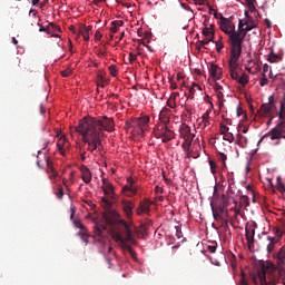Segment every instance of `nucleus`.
Masks as SVG:
<instances>
[{"label":"nucleus","mask_w":285,"mask_h":285,"mask_svg":"<svg viewBox=\"0 0 285 285\" xmlns=\"http://www.w3.org/2000/svg\"><path fill=\"white\" fill-rule=\"evenodd\" d=\"M107 132H115V119L102 116L100 118L85 117L79 120L78 126L71 128V132H79L82 136L83 144H87V150L95 153L98 146H101V139Z\"/></svg>","instance_id":"1"},{"label":"nucleus","mask_w":285,"mask_h":285,"mask_svg":"<svg viewBox=\"0 0 285 285\" xmlns=\"http://www.w3.org/2000/svg\"><path fill=\"white\" fill-rule=\"evenodd\" d=\"M278 266L271 262H264L261 265V271L252 276L254 285H285V246L276 254Z\"/></svg>","instance_id":"2"},{"label":"nucleus","mask_w":285,"mask_h":285,"mask_svg":"<svg viewBox=\"0 0 285 285\" xmlns=\"http://www.w3.org/2000/svg\"><path fill=\"white\" fill-rule=\"evenodd\" d=\"M120 218L121 214H119V212L117 210H110L109 213L104 215L105 224H107L108 226H115L117 222L121 225L120 232L114 235V239L117 244H119L122 250H128L131 257L135 258L137 254L128 244L137 246V240H135V237L132 236V229H130V225L126 220Z\"/></svg>","instance_id":"3"},{"label":"nucleus","mask_w":285,"mask_h":285,"mask_svg":"<svg viewBox=\"0 0 285 285\" xmlns=\"http://www.w3.org/2000/svg\"><path fill=\"white\" fill-rule=\"evenodd\" d=\"M219 26L220 30L225 35H228V43L230 47L229 55L235 57L237 53L242 52V36L236 33L233 20L224 18V16L220 17Z\"/></svg>","instance_id":"4"},{"label":"nucleus","mask_w":285,"mask_h":285,"mask_svg":"<svg viewBox=\"0 0 285 285\" xmlns=\"http://www.w3.org/2000/svg\"><path fill=\"white\" fill-rule=\"evenodd\" d=\"M239 57H242V52L236 53L235 57H233V53H229V73L234 81H237L240 86H246V83H248V75L243 72L239 76V72H237V68H239Z\"/></svg>","instance_id":"5"},{"label":"nucleus","mask_w":285,"mask_h":285,"mask_svg":"<svg viewBox=\"0 0 285 285\" xmlns=\"http://www.w3.org/2000/svg\"><path fill=\"white\" fill-rule=\"evenodd\" d=\"M101 190L105 195L101 197V206L105 207L106 210H110V208H112V199H115V186L106 178H102Z\"/></svg>","instance_id":"6"},{"label":"nucleus","mask_w":285,"mask_h":285,"mask_svg":"<svg viewBox=\"0 0 285 285\" xmlns=\"http://www.w3.org/2000/svg\"><path fill=\"white\" fill-rule=\"evenodd\" d=\"M154 137L156 139H161L163 144H168V141H173L175 137V131L168 127L166 124H157L154 127Z\"/></svg>","instance_id":"7"},{"label":"nucleus","mask_w":285,"mask_h":285,"mask_svg":"<svg viewBox=\"0 0 285 285\" xmlns=\"http://www.w3.org/2000/svg\"><path fill=\"white\" fill-rule=\"evenodd\" d=\"M179 135L180 139H184L183 142V150L185 153H190V147L193 146V141L195 139V132H193V129H190V126L187 124H181L179 127Z\"/></svg>","instance_id":"8"},{"label":"nucleus","mask_w":285,"mask_h":285,"mask_svg":"<svg viewBox=\"0 0 285 285\" xmlns=\"http://www.w3.org/2000/svg\"><path fill=\"white\" fill-rule=\"evenodd\" d=\"M261 117H271L268 124L273 121V118L277 117V106H275V96H269L268 102L263 104L259 108Z\"/></svg>","instance_id":"9"},{"label":"nucleus","mask_w":285,"mask_h":285,"mask_svg":"<svg viewBox=\"0 0 285 285\" xmlns=\"http://www.w3.org/2000/svg\"><path fill=\"white\" fill-rule=\"evenodd\" d=\"M268 137L272 141H275L277 139H285V121H281L276 127H274L267 134H265L259 139L258 144L266 141Z\"/></svg>","instance_id":"10"},{"label":"nucleus","mask_w":285,"mask_h":285,"mask_svg":"<svg viewBox=\"0 0 285 285\" xmlns=\"http://www.w3.org/2000/svg\"><path fill=\"white\" fill-rule=\"evenodd\" d=\"M120 206L122 208V213H125V217H127V219H132V215H134L132 210H135V202L122 199L120 202Z\"/></svg>","instance_id":"11"},{"label":"nucleus","mask_w":285,"mask_h":285,"mask_svg":"<svg viewBox=\"0 0 285 285\" xmlns=\"http://www.w3.org/2000/svg\"><path fill=\"white\" fill-rule=\"evenodd\" d=\"M257 24H255V20L253 17H248V19L245 20V29H242L243 35H240V42L244 43V39H246V35L250 32L254 28H256Z\"/></svg>","instance_id":"12"},{"label":"nucleus","mask_w":285,"mask_h":285,"mask_svg":"<svg viewBox=\"0 0 285 285\" xmlns=\"http://www.w3.org/2000/svg\"><path fill=\"white\" fill-rule=\"evenodd\" d=\"M95 235L98 237H106V233H108V227L105 222H97L94 226Z\"/></svg>","instance_id":"13"},{"label":"nucleus","mask_w":285,"mask_h":285,"mask_svg":"<svg viewBox=\"0 0 285 285\" xmlns=\"http://www.w3.org/2000/svg\"><path fill=\"white\" fill-rule=\"evenodd\" d=\"M80 173H81V179L85 184H90V181H92V173L86 165H82L80 167Z\"/></svg>","instance_id":"14"},{"label":"nucleus","mask_w":285,"mask_h":285,"mask_svg":"<svg viewBox=\"0 0 285 285\" xmlns=\"http://www.w3.org/2000/svg\"><path fill=\"white\" fill-rule=\"evenodd\" d=\"M144 213H150V200L148 199L140 202L139 206L136 208L137 215H144Z\"/></svg>","instance_id":"15"},{"label":"nucleus","mask_w":285,"mask_h":285,"mask_svg":"<svg viewBox=\"0 0 285 285\" xmlns=\"http://www.w3.org/2000/svg\"><path fill=\"white\" fill-rule=\"evenodd\" d=\"M229 200H228V196H226L225 194H223L219 198V203L218 205H216L214 208H218L219 213H224L226 210V208H228L229 206Z\"/></svg>","instance_id":"16"},{"label":"nucleus","mask_w":285,"mask_h":285,"mask_svg":"<svg viewBox=\"0 0 285 285\" xmlns=\"http://www.w3.org/2000/svg\"><path fill=\"white\" fill-rule=\"evenodd\" d=\"M209 75L213 79H222L223 70L219 66L212 63L209 67Z\"/></svg>","instance_id":"17"},{"label":"nucleus","mask_w":285,"mask_h":285,"mask_svg":"<svg viewBox=\"0 0 285 285\" xmlns=\"http://www.w3.org/2000/svg\"><path fill=\"white\" fill-rule=\"evenodd\" d=\"M159 121L158 124H165V125H168L170 124V109L168 108H163L160 110V114H159Z\"/></svg>","instance_id":"18"},{"label":"nucleus","mask_w":285,"mask_h":285,"mask_svg":"<svg viewBox=\"0 0 285 285\" xmlns=\"http://www.w3.org/2000/svg\"><path fill=\"white\" fill-rule=\"evenodd\" d=\"M138 190H139V187H137V185H125L122 187V193L127 197H135V195H137Z\"/></svg>","instance_id":"19"},{"label":"nucleus","mask_w":285,"mask_h":285,"mask_svg":"<svg viewBox=\"0 0 285 285\" xmlns=\"http://www.w3.org/2000/svg\"><path fill=\"white\" fill-rule=\"evenodd\" d=\"M138 124H139V130L141 135L148 130V124H150V118L148 116H142L138 118Z\"/></svg>","instance_id":"20"},{"label":"nucleus","mask_w":285,"mask_h":285,"mask_svg":"<svg viewBox=\"0 0 285 285\" xmlns=\"http://www.w3.org/2000/svg\"><path fill=\"white\" fill-rule=\"evenodd\" d=\"M245 237L247 239L248 246H250V244H254L255 243V227H247L245 229Z\"/></svg>","instance_id":"21"},{"label":"nucleus","mask_w":285,"mask_h":285,"mask_svg":"<svg viewBox=\"0 0 285 285\" xmlns=\"http://www.w3.org/2000/svg\"><path fill=\"white\" fill-rule=\"evenodd\" d=\"M45 161L47 164V173L52 181V179H56V177H58L59 174L57 173V170H55V167H52V164L50 163L49 158H45Z\"/></svg>","instance_id":"22"},{"label":"nucleus","mask_w":285,"mask_h":285,"mask_svg":"<svg viewBox=\"0 0 285 285\" xmlns=\"http://www.w3.org/2000/svg\"><path fill=\"white\" fill-rule=\"evenodd\" d=\"M80 35L85 41H89L90 35H92V26L82 27L80 29Z\"/></svg>","instance_id":"23"},{"label":"nucleus","mask_w":285,"mask_h":285,"mask_svg":"<svg viewBox=\"0 0 285 285\" xmlns=\"http://www.w3.org/2000/svg\"><path fill=\"white\" fill-rule=\"evenodd\" d=\"M212 206V210H213V217L216 222H224V212H219V209L217 207H215V205L213 204V202L210 203Z\"/></svg>","instance_id":"24"},{"label":"nucleus","mask_w":285,"mask_h":285,"mask_svg":"<svg viewBox=\"0 0 285 285\" xmlns=\"http://www.w3.org/2000/svg\"><path fill=\"white\" fill-rule=\"evenodd\" d=\"M204 29H203V35H204V37H206L207 39H208V37H209V39H215V29H210V28H208V24L206 23V21H204Z\"/></svg>","instance_id":"25"},{"label":"nucleus","mask_w":285,"mask_h":285,"mask_svg":"<svg viewBox=\"0 0 285 285\" xmlns=\"http://www.w3.org/2000/svg\"><path fill=\"white\" fill-rule=\"evenodd\" d=\"M236 144L238 146H240V148H246V146H248V137L242 135V134H238L236 136Z\"/></svg>","instance_id":"26"},{"label":"nucleus","mask_w":285,"mask_h":285,"mask_svg":"<svg viewBox=\"0 0 285 285\" xmlns=\"http://www.w3.org/2000/svg\"><path fill=\"white\" fill-rule=\"evenodd\" d=\"M197 90H202V87L197 83H193L189 88L188 99H195V94L197 92Z\"/></svg>","instance_id":"27"},{"label":"nucleus","mask_w":285,"mask_h":285,"mask_svg":"<svg viewBox=\"0 0 285 285\" xmlns=\"http://www.w3.org/2000/svg\"><path fill=\"white\" fill-rule=\"evenodd\" d=\"M130 126H132V132H135L136 135H141V130H139L138 118H134L132 120H130Z\"/></svg>","instance_id":"28"},{"label":"nucleus","mask_w":285,"mask_h":285,"mask_svg":"<svg viewBox=\"0 0 285 285\" xmlns=\"http://www.w3.org/2000/svg\"><path fill=\"white\" fill-rule=\"evenodd\" d=\"M267 240L269 242L267 245V253H273V250H275V244H277V239L275 237L267 236Z\"/></svg>","instance_id":"29"},{"label":"nucleus","mask_w":285,"mask_h":285,"mask_svg":"<svg viewBox=\"0 0 285 285\" xmlns=\"http://www.w3.org/2000/svg\"><path fill=\"white\" fill-rule=\"evenodd\" d=\"M242 30H246V21L239 19L238 20V30H236V33L244 35Z\"/></svg>","instance_id":"30"},{"label":"nucleus","mask_w":285,"mask_h":285,"mask_svg":"<svg viewBox=\"0 0 285 285\" xmlns=\"http://www.w3.org/2000/svg\"><path fill=\"white\" fill-rule=\"evenodd\" d=\"M223 139L225 141H228L229 144H233L235 141V136L233 135V132H227L223 135Z\"/></svg>","instance_id":"31"},{"label":"nucleus","mask_w":285,"mask_h":285,"mask_svg":"<svg viewBox=\"0 0 285 285\" xmlns=\"http://www.w3.org/2000/svg\"><path fill=\"white\" fill-rule=\"evenodd\" d=\"M210 126V116L208 114L203 115V128H208Z\"/></svg>","instance_id":"32"},{"label":"nucleus","mask_w":285,"mask_h":285,"mask_svg":"<svg viewBox=\"0 0 285 285\" xmlns=\"http://www.w3.org/2000/svg\"><path fill=\"white\" fill-rule=\"evenodd\" d=\"M218 159H219V161H222L223 167L226 168V159H228V156H226V154H224V153H219Z\"/></svg>","instance_id":"33"},{"label":"nucleus","mask_w":285,"mask_h":285,"mask_svg":"<svg viewBox=\"0 0 285 285\" xmlns=\"http://www.w3.org/2000/svg\"><path fill=\"white\" fill-rule=\"evenodd\" d=\"M55 195L58 199H63V187L61 185L58 186V191H55Z\"/></svg>","instance_id":"34"},{"label":"nucleus","mask_w":285,"mask_h":285,"mask_svg":"<svg viewBox=\"0 0 285 285\" xmlns=\"http://www.w3.org/2000/svg\"><path fill=\"white\" fill-rule=\"evenodd\" d=\"M167 106L169 108H177V102H175V98H173V96L167 100Z\"/></svg>","instance_id":"35"},{"label":"nucleus","mask_w":285,"mask_h":285,"mask_svg":"<svg viewBox=\"0 0 285 285\" xmlns=\"http://www.w3.org/2000/svg\"><path fill=\"white\" fill-rule=\"evenodd\" d=\"M209 167L213 175H215V173H217V163H215V160H209Z\"/></svg>","instance_id":"36"},{"label":"nucleus","mask_w":285,"mask_h":285,"mask_svg":"<svg viewBox=\"0 0 285 285\" xmlns=\"http://www.w3.org/2000/svg\"><path fill=\"white\" fill-rule=\"evenodd\" d=\"M109 72H110L111 77H117V73H118L117 66H115V65L109 66Z\"/></svg>","instance_id":"37"},{"label":"nucleus","mask_w":285,"mask_h":285,"mask_svg":"<svg viewBox=\"0 0 285 285\" xmlns=\"http://www.w3.org/2000/svg\"><path fill=\"white\" fill-rule=\"evenodd\" d=\"M276 189L278 190V193H282V194L285 193V185H284V183L279 181V179H278Z\"/></svg>","instance_id":"38"},{"label":"nucleus","mask_w":285,"mask_h":285,"mask_svg":"<svg viewBox=\"0 0 285 285\" xmlns=\"http://www.w3.org/2000/svg\"><path fill=\"white\" fill-rule=\"evenodd\" d=\"M259 86L264 88V86H268V78H266V73H263V78L259 81Z\"/></svg>","instance_id":"39"},{"label":"nucleus","mask_w":285,"mask_h":285,"mask_svg":"<svg viewBox=\"0 0 285 285\" xmlns=\"http://www.w3.org/2000/svg\"><path fill=\"white\" fill-rule=\"evenodd\" d=\"M207 250L209 253H215V250H217V243H212V245H208Z\"/></svg>","instance_id":"40"},{"label":"nucleus","mask_w":285,"mask_h":285,"mask_svg":"<svg viewBox=\"0 0 285 285\" xmlns=\"http://www.w3.org/2000/svg\"><path fill=\"white\" fill-rule=\"evenodd\" d=\"M229 128L226 126V125H220V128H219V131H220V135H226L228 134L229 131Z\"/></svg>","instance_id":"41"},{"label":"nucleus","mask_w":285,"mask_h":285,"mask_svg":"<svg viewBox=\"0 0 285 285\" xmlns=\"http://www.w3.org/2000/svg\"><path fill=\"white\" fill-rule=\"evenodd\" d=\"M175 229L177 239H181V237H184V234L181 233V227L176 226Z\"/></svg>","instance_id":"42"},{"label":"nucleus","mask_w":285,"mask_h":285,"mask_svg":"<svg viewBox=\"0 0 285 285\" xmlns=\"http://www.w3.org/2000/svg\"><path fill=\"white\" fill-rule=\"evenodd\" d=\"M111 26H115L116 28H121L124 26V20H115L111 22Z\"/></svg>","instance_id":"43"},{"label":"nucleus","mask_w":285,"mask_h":285,"mask_svg":"<svg viewBox=\"0 0 285 285\" xmlns=\"http://www.w3.org/2000/svg\"><path fill=\"white\" fill-rule=\"evenodd\" d=\"M210 41H215L213 38H205L204 40L200 41V46H208Z\"/></svg>","instance_id":"44"},{"label":"nucleus","mask_w":285,"mask_h":285,"mask_svg":"<svg viewBox=\"0 0 285 285\" xmlns=\"http://www.w3.org/2000/svg\"><path fill=\"white\" fill-rule=\"evenodd\" d=\"M169 83H170L171 90H177V82L175 81L174 78H169Z\"/></svg>","instance_id":"45"},{"label":"nucleus","mask_w":285,"mask_h":285,"mask_svg":"<svg viewBox=\"0 0 285 285\" xmlns=\"http://www.w3.org/2000/svg\"><path fill=\"white\" fill-rule=\"evenodd\" d=\"M70 75H72V69L61 71V77H70Z\"/></svg>","instance_id":"46"},{"label":"nucleus","mask_w":285,"mask_h":285,"mask_svg":"<svg viewBox=\"0 0 285 285\" xmlns=\"http://www.w3.org/2000/svg\"><path fill=\"white\" fill-rule=\"evenodd\" d=\"M214 90H215L216 92H222V91L224 90V87H222V85H219V82H216V83L214 85Z\"/></svg>","instance_id":"47"},{"label":"nucleus","mask_w":285,"mask_h":285,"mask_svg":"<svg viewBox=\"0 0 285 285\" xmlns=\"http://www.w3.org/2000/svg\"><path fill=\"white\" fill-rule=\"evenodd\" d=\"M38 26H40L39 32H47L48 35H50V27L46 28L43 26H41L40 23H38Z\"/></svg>","instance_id":"48"},{"label":"nucleus","mask_w":285,"mask_h":285,"mask_svg":"<svg viewBox=\"0 0 285 285\" xmlns=\"http://www.w3.org/2000/svg\"><path fill=\"white\" fill-rule=\"evenodd\" d=\"M223 49H224V43H222V41H216V50H217V52H222Z\"/></svg>","instance_id":"49"},{"label":"nucleus","mask_w":285,"mask_h":285,"mask_svg":"<svg viewBox=\"0 0 285 285\" xmlns=\"http://www.w3.org/2000/svg\"><path fill=\"white\" fill-rule=\"evenodd\" d=\"M274 233L275 235H277V237L282 238L284 237V232H282L279 228L275 227L274 228Z\"/></svg>","instance_id":"50"},{"label":"nucleus","mask_w":285,"mask_h":285,"mask_svg":"<svg viewBox=\"0 0 285 285\" xmlns=\"http://www.w3.org/2000/svg\"><path fill=\"white\" fill-rule=\"evenodd\" d=\"M135 61H137V55L129 53V63H135Z\"/></svg>","instance_id":"51"},{"label":"nucleus","mask_w":285,"mask_h":285,"mask_svg":"<svg viewBox=\"0 0 285 285\" xmlns=\"http://www.w3.org/2000/svg\"><path fill=\"white\" fill-rule=\"evenodd\" d=\"M101 37H104V35H101V31H96V33H95V39L97 40V41H101Z\"/></svg>","instance_id":"52"},{"label":"nucleus","mask_w":285,"mask_h":285,"mask_svg":"<svg viewBox=\"0 0 285 285\" xmlns=\"http://www.w3.org/2000/svg\"><path fill=\"white\" fill-rule=\"evenodd\" d=\"M117 32H119V27L111 26L110 33L111 35H117Z\"/></svg>","instance_id":"53"},{"label":"nucleus","mask_w":285,"mask_h":285,"mask_svg":"<svg viewBox=\"0 0 285 285\" xmlns=\"http://www.w3.org/2000/svg\"><path fill=\"white\" fill-rule=\"evenodd\" d=\"M216 95H217L218 101H223V100H224V92H222V91H216Z\"/></svg>","instance_id":"54"},{"label":"nucleus","mask_w":285,"mask_h":285,"mask_svg":"<svg viewBox=\"0 0 285 285\" xmlns=\"http://www.w3.org/2000/svg\"><path fill=\"white\" fill-rule=\"evenodd\" d=\"M271 70V66H268L267 63H265L263 66V75H266V72H268Z\"/></svg>","instance_id":"55"},{"label":"nucleus","mask_w":285,"mask_h":285,"mask_svg":"<svg viewBox=\"0 0 285 285\" xmlns=\"http://www.w3.org/2000/svg\"><path fill=\"white\" fill-rule=\"evenodd\" d=\"M249 12H257V8L255 7V4H249L247 6Z\"/></svg>","instance_id":"56"},{"label":"nucleus","mask_w":285,"mask_h":285,"mask_svg":"<svg viewBox=\"0 0 285 285\" xmlns=\"http://www.w3.org/2000/svg\"><path fill=\"white\" fill-rule=\"evenodd\" d=\"M128 186H135V179L132 177L127 178Z\"/></svg>","instance_id":"57"},{"label":"nucleus","mask_w":285,"mask_h":285,"mask_svg":"<svg viewBox=\"0 0 285 285\" xmlns=\"http://www.w3.org/2000/svg\"><path fill=\"white\" fill-rule=\"evenodd\" d=\"M242 199L246 204V206H250V202L248 200V196H242Z\"/></svg>","instance_id":"58"},{"label":"nucleus","mask_w":285,"mask_h":285,"mask_svg":"<svg viewBox=\"0 0 285 285\" xmlns=\"http://www.w3.org/2000/svg\"><path fill=\"white\" fill-rule=\"evenodd\" d=\"M50 28H51V30H59V27L52 22L49 23V30H50Z\"/></svg>","instance_id":"59"},{"label":"nucleus","mask_w":285,"mask_h":285,"mask_svg":"<svg viewBox=\"0 0 285 285\" xmlns=\"http://www.w3.org/2000/svg\"><path fill=\"white\" fill-rule=\"evenodd\" d=\"M81 239L85 242V244H88V235L86 233L81 235Z\"/></svg>","instance_id":"60"},{"label":"nucleus","mask_w":285,"mask_h":285,"mask_svg":"<svg viewBox=\"0 0 285 285\" xmlns=\"http://www.w3.org/2000/svg\"><path fill=\"white\" fill-rule=\"evenodd\" d=\"M125 128H126V130L132 129V125H130V120L125 124Z\"/></svg>","instance_id":"61"},{"label":"nucleus","mask_w":285,"mask_h":285,"mask_svg":"<svg viewBox=\"0 0 285 285\" xmlns=\"http://www.w3.org/2000/svg\"><path fill=\"white\" fill-rule=\"evenodd\" d=\"M155 193H157V194H161V193H164V188H161V187H159V186H156L155 187Z\"/></svg>","instance_id":"62"},{"label":"nucleus","mask_w":285,"mask_h":285,"mask_svg":"<svg viewBox=\"0 0 285 285\" xmlns=\"http://www.w3.org/2000/svg\"><path fill=\"white\" fill-rule=\"evenodd\" d=\"M275 59H277V56H269L268 58L269 63H275Z\"/></svg>","instance_id":"63"},{"label":"nucleus","mask_w":285,"mask_h":285,"mask_svg":"<svg viewBox=\"0 0 285 285\" xmlns=\"http://www.w3.org/2000/svg\"><path fill=\"white\" fill-rule=\"evenodd\" d=\"M239 285H248V283L246 282V278L242 277Z\"/></svg>","instance_id":"64"}]
</instances>
